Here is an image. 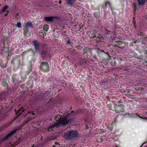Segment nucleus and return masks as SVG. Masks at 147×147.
<instances>
[{"mask_svg": "<svg viewBox=\"0 0 147 147\" xmlns=\"http://www.w3.org/2000/svg\"><path fill=\"white\" fill-rule=\"evenodd\" d=\"M34 144H33L32 146L30 147H34ZM29 147H30L29 146Z\"/></svg>", "mask_w": 147, "mask_h": 147, "instance_id": "nucleus-62", "label": "nucleus"}, {"mask_svg": "<svg viewBox=\"0 0 147 147\" xmlns=\"http://www.w3.org/2000/svg\"><path fill=\"white\" fill-rule=\"evenodd\" d=\"M49 95V92L47 91L43 94H40L36 99V101L38 102V103H39V105L40 104H41V105L42 104H47L51 100V99Z\"/></svg>", "mask_w": 147, "mask_h": 147, "instance_id": "nucleus-2", "label": "nucleus"}, {"mask_svg": "<svg viewBox=\"0 0 147 147\" xmlns=\"http://www.w3.org/2000/svg\"><path fill=\"white\" fill-rule=\"evenodd\" d=\"M8 60L7 59H6L5 60H1L0 61V65L2 69H4L6 67Z\"/></svg>", "mask_w": 147, "mask_h": 147, "instance_id": "nucleus-14", "label": "nucleus"}, {"mask_svg": "<svg viewBox=\"0 0 147 147\" xmlns=\"http://www.w3.org/2000/svg\"><path fill=\"white\" fill-rule=\"evenodd\" d=\"M55 119L58 121L59 126L61 125H64L69 123H72L74 121V118H68L67 117L65 116L62 117L61 115L59 114L55 116Z\"/></svg>", "mask_w": 147, "mask_h": 147, "instance_id": "nucleus-1", "label": "nucleus"}, {"mask_svg": "<svg viewBox=\"0 0 147 147\" xmlns=\"http://www.w3.org/2000/svg\"><path fill=\"white\" fill-rule=\"evenodd\" d=\"M38 74L36 72H34L30 74L28 78V80L26 82L27 85H29L30 88H32L34 85V82L37 80Z\"/></svg>", "mask_w": 147, "mask_h": 147, "instance_id": "nucleus-6", "label": "nucleus"}, {"mask_svg": "<svg viewBox=\"0 0 147 147\" xmlns=\"http://www.w3.org/2000/svg\"><path fill=\"white\" fill-rule=\"evenodd\" d=\"M80 136V134H78V132L76 130H71L65 132L63 137L65 140H71Z\"/></svg>", "mask_w": 147, "mask_h": 147, "instance_id": "nucleus-4", "label": "nucleus"}, {"mask_svg": "<svg viewBox=\"0 0 147 147\" xmlns=\"http://www.w3.org/2000/svg\"><path fill=\"white\" fill-rule=\"evenodd\" d=\"M19 13H16V16H19Z\"/></svg>", "mask_w": 147, "mask_h": 147, "instance_id": "nucleus-55", "label": "nucleus"}, {"mask_svg": "<svg viewBox=\"0 0 147 147\" xmlns=\"http://www.w3.org/2000/svg\"><path fill=\"white\" fill-rule=\"evenodd\" d=\"M21 24L20 22H18L16 24V26L18 28H20L21 27Z\"/></svg>", "mask_w": 147, "mask_h": 147, "instance_id": "nucleus-40", "label": "nucleus"}, {"mask_svg": "<svg viewBox=\"0 0 147 147\" xmlns=\"http://www.w3.org/2000/svg\"><path fill=\"white\" fill-rule=\"evenodd\" d=\"M90 53L91 54L92 53V49L90 48L84 47L83 49V54H84L85 53Z\"/></svg>", "mask_w": 147, "mask_h": 147, "instance_id": "nucleus-20", "label": "nucleus"}, {"mask_svg": "<svg viewBox=\"0 0 147 147\" xmlns=\"http://www.w3.org/2000/svg\"><path fill=\"white\" fill-rule=\"evenodd\" d=\"M59 4H61V1H59Z\"/></svg>", "mask_w": 147, "mask_h": 147, "instance_id": "nucleus-60", "label": "nucleus"}, {"mask_svg": "<svg viewBox=\"0 0 147 147\" xmlns=\"http://www.w3.org/2000/svg\"><path fill=\"white\" fill-rule=\"evenodd\" d=\"M139 5L142 6L144 5L147 2V0H136Z\"/></svg>", "mask_w": 147, "mask_h": 147, "instance_id": "nucleus-23", "label": "nucleus"}, {"mask_svg": "<svg viewBox=\"0 0 147 147\" xmlns=\"http://www.w3.org/2000/svg\"><path fill=\"white\" fill-rule=\"evenodd\" d=\"M97 52L99 54H106V53L104 52V51H102L100 50H98Z\"/></svg>", "mask_w": 147, "mask_h": 147, "instance_id": "nucleus-36", "label": "nucleus"}, {"mask_svg": "<svg viewBox=\"0 0 147 147\" xmlns=\"http://www.w3.org/2000/svg\"><path fill=\"white\" fill-rule=\"evenodd\" d=\"M48 138L50 140H54L55 138H53V137H50Z\"/></svg>", "mask_w": 147, "mask_h": 147, "instance_id": "nucleus-49", "label": "nucleus"}, {"mask_svg": "<svg viewBox=\"0 0 147 147\" xmlns=\"http://www.w3.org/2000/svg\"><path fill=\"white\" fill-rule=\"evenodd\" d=\"M9 6L7 5H5L0 10V14H2L3 13L5 12L4 16H8L9 13V10H7L9 8Z\"/></svg>", "mask_w": 147, "mask_h": 147, "instance_id": "nucleus-13", "label": "nucleus"}, {"mask_svg": "<svg viewBox=\"0 0 147 147\" xmlns=\"http://www.w3.org/2000/svg\"><path fill=\"white\" fill-rule=\"evenodd\" d=\"M96 32L95 30H92L91 31L89 34V37L90 38H95L96 37Z\"/></svg>", "mask_w": 147, "mask_h": 147, "instance_id": "nucleus-24", "label": "nucleus"}, {"mask_svg": "<svg viewBox=\"0 0 147 147\" xmlns=\"http://www.w3.org/2000/svg\"><path fill=\"white\" fill-rule=\"evenodd\" d=\"M1 84L2 86L6 88L7 89L8 87V85L5 78H3L2 79Z\"/></svg>", "mask_w": 147, "mask_h": 147, "instance_id": "nucleus-19", "label": "nucleus"}, {"mask_svg": "<svg viewBox=\"0 0 147 147\" xmlns=\"http://www.w3.org/2000/svg\"><path fill=\"white\" fill-rule=\"evenodd\" d=\"M23 85H20V87L21 88H22L23 87Z\"/></svg>", "mask_w": 147, "mask_h": 147, "instance_id": "nucleus-61", "label": "nucleus"}, {"mask_svg": "<svg viewBox=\"0 0 147 147\" xmlns=\"http://www.w3.org/2000/svg\"><path fill=\"white\" fill-rule=\"evenodd\" d=\"M4 49H5L6 50L2 49L1 51V55L4 57H5L8 60V57L9 53V48L8 47L5 48L4 47Z\"/></svg>", "mask_w": 147, "mask_h": 147, "instance_id": "nucleus-12", "label": "nucleus"}, {"mask_svg": "<svg viewBox=\"0 0 147 147\" xmlns=\"http://www.w3.org/2000/svg\"><path fill=\"white\" fill-rule=\"evenodd\" d=\"M24 30V36H26L28 33V32L29 30L28 28L25 27H24V28L23 29Z\"/></svg>", "mask_w": 147, "mask_h": 147, "instance_id": "nucleus-30", "label": "nucleus"}, {"mask_svg": "<svg viewBox=\"0 0 147 147\" xmlns=\"http://www.w3.org/2000/svg\"><path fill=\"white\" fill-rule=\"evenodd\" d=\"M91 7L94 10H99L100 9V7L98 6L97 7H94L93 5H92L91 6Z\"/></svg>", "mask_w": 147, "mask_h": 147, "instance_id": "nucleus-38", "label": "nucleus"}, {"mask_svg": "<svg viewBox=\"0 0 147 147\" xmlns=\"http://www.w3.org/2000/svg\"><path fill=\"white\" fill-rule=\"evenodd\" d=\"M72 115V114H71V113H69L68 114H67L65 116H67V118H70V117H71V116Z\"/></svg>", "mask_w": 147, "mask_h": 147, "instance_id": "nucleus-41", "label": "nucleus"}, {"mask_svg": "<svg viewBox=\"0 0 147 147\" xmlns=\"http://www.w3.org/2000/svg\"><path fill=\"white\" fill-rule=\"evenodd\" d=\"M76 4H77V5L78 6H80V5H81V4L80 3H76Z\"/></svg>", "mask_w": 147, "mask_h": 147, "instance_id": "nucleus-54", "label": "nucleus"}, {"mask_svg": "<svg viewBox=\"0 0 147 147\" xmlns=\"http://www.w3.org/2000/svg\"><path fill=\"white\" fill-rule=\"evenodd\" d=\"M89 128V127L87 125H86V129H88Z\"/></svg>", "mask_w": 147, "mask_h": 147, "instance_id": "nucleus-53", "label": "nucleus"}, {"mask_svg": "<svg viewBox=\"0 0 147 147\" xmlns=\"http://www.w3.org/2000/svg\"><path fill=\"white\" fill-rule=\"evenodd\" d=\"M107 5H109V6L110 7L111 10L112 11L113 9L112 7L111 6V4L108 1H106L105 3L100 5L99 6L100 7V6H101V8H103L104 10L106 9Z\"/></svg>", "mask_w": 147, "mask_h": 147, "instance_id": "nucleus-16", "label": "nucleus"}, {"mask_svg": "<svg viewBox=\"0 0 147 147\" xmlns=\"http://www.w3.org/2000/svg\"><path fill=\"white\" fill-rule=\"evenodd\" d=\"M19 131V130L17 129L11 130L10 132L5 137L1 139V143L5 142L7 140L10 139L12 138L13 135L16 133L17 131Z\"/></svg>", "mask_w": 147, "mask_h": 147, "instance_id": "nucleus-8", "label": "nucleus"}, {"mask_svg": "<svg viewBox=\"0 0 147 147\" xmlns=\"http://www.w3.org/2000/svg\"><path fill=\"white\" fill-rule=\"evenodd\" d=\"M122 105V104L119 105L118 103L113 104L115 111L116 113H119L124 111V109Z\"/></svg>", "mask_w": 147, "mask_h": 147, "instance_id": "nucleus-10", "label": "nucleus"}, {"mask_svg": "<svg viewBox=\"0 0 147 147\" xmlns=\"http://www.w3.org/2000/svg\"><path fill=\"white\" fill-rule=\"evenodd\" d=\"M74 112V110H72L71 111V114H72Z\"/></svg>", "mask_w": 147, "mask_h": 147, "instance_id": "nucleus-59", "label": "nucleus"}, {"mask_svg": "<svg viewBox=\"0 0 147 147\" xmlns=\"http://www.w3.org/2000/svg\"><path fill=\"white\" fill-rule=\"evenodd\" d=\"M7 71L8 72H9L10 71V69L9 68H8L7 70Z\"/></svg>", "mask_w": 147, "mask_h": 147, "instance_id": "nucleus-52", "label": "nucleus"}, {"mask_svg": "<svg viewBox=\"0 0 147 147\" xmlns=\"http://www.w3.org/2000/svg\"><path fill=\"white\" fill-rule=\"evenodd\" d=\"M133 6L134 8V12H136V11L137 9L136 5V4L134 3Z\"/></svg>", "mask_w": 147, "mask_h": 147, "instance_id": "nucleus-42", "label": "nucleus"}, {"mask_svg": "<svg viewBox=\"0 0 147 147\" xmlns=\"http://www.w3.org/2000/svg\"><path fill=\"white\" fill-rule=\"evenodd\" d=\"M44 32H45L43 30H40L39 31L40 33H42V34Z\"/></svg>", "mask_w": 147, "mask_h": 147, "instance_id": "nucleus-50", "label": "nucleus"}, {"mask_svg": "<svg viewBox=\"0 0 147 147\" xmlns=\"http://www.w3.org/2000/svg\"><path fill=\"white\" fill-rule=\"evenodd\" d=\"M31 52L32 53V55L33 56H35L36 55V53L35 51L32 48L28 49L26 51H25L23 52L22 55L23 56H25L29 52Z\"/></svg>", "mask_w": 147, "mask_h": 147, "instance_id": "nucleus-15", "label": "nucleus"}, {"mask_svg": "<svg viewBox=\"0 0 147 147\" xmlns=\"http://www.w3.org/2000/svg\"><path fill=\"white\" fill-rule=\"evenodd\" d=\"M47 129H48V130L49 131H52L53 130V129H52L50 126H49V127H48Z\"/></svg>", "mask_w": 147, "mask_h": 147, "instance_id": "nucleus-44", "label": "nucleus"}, {"mask_svg": "<svg viewBox=\"0 0 147 147\" xmlns=\"http://www.w3.org/2000/svg\"><path fill=\"white\" fill-rule=\"evenodd\" d=\"M122 43L123 42H119L118 44H117V46L119 48H121V47L120 45H122Z\"/></svg>", "mask_w": 147, "mask_h": 147, "instance_id": "nucleus-43", "label": "nucleus"}, {"mask_svg": "<svg viewBox=\"0 0 147 147\" xmlns=\"http://www.w3.org/2000/svg\"><path fill=\"white\" fill-rule=\"evenodd\" d=\"M34 113L35 111H29L28 112L27 114L26 115V116L28 117L26 119L27 123L30 121L31 120L35 118Z\"/></svg>", "mask_w": 147, "mask_h": 147, "instance_id": "nucleus-11", "label": "nucleus"}, {"mask_svg": "<svg viewBox=\"0 0 147 147\" xmlns=\"http://www.w3.org/2000/svg\"><path fill=\"white\" fill-rule=\"evenodd\" d=\"M46 34H47V33L46 32H44L43 33V36H46Z\"/></svg>", "mask_w": 147, "mask_h": 147, "instance_id": "nucleus-51", "label": "nucleus"}, {"mask_svg": "<svg viewBox=\"0 0 147 147\" xmlns=\"http://www.w3.org/2000/svg\"><path fill=\"white\" fill-rule=\"evenodd\" d=\"M40 69L41 71L45 73L48 72L50 71L49 64L46 62H42L41 63Z\"/></svg>", "mask_w": 147, "mask_h": 147, "instance_id": "nucleus-9", "label": "nucleus"}, {"mask_svg": "<svg viewBox=\"0 0 147 147\" xmlns=\"http://www.w3.org/2000/svg\"><path fill=\"white\" fill-rule=\"evenodd\" d=\"M20 55H17L13 58L11 63L13 65L14 71H16L20 68Z\"/></svg>", "mask_w": 147, "mask_h": 147, "instance_id": "nucleus-5", "label": "nucleus"}, {"mask_svg": "<svg viewBox=\"0 0 147 147\" xmlns=\"http://www.w3.org/2000/svg\"><path fill=\"white\" fill-rule=\"evenodd\" d=\"M75 47L77 49L80 50H81L83 48L82 46L79 45H76L75 46Z\"/></svg>", "mask_w": 147, "mask_h": 147, "instance_id": "nucleus-37", "label": "nucleus"}, {"mask_svg": "<svg viewBox=\"0 0 147 147\" xmlns=\"http://www.w3.org/2000/svg\"><path fill=\"white\" fill-rule=\"evenodd\" d=\"M109 109L111 110H112L113 109L112 108H111V105H109Z\"/></svg>", "mask_w": 147, "mask_h": 147, "instance_id": "nucleus-57", "label": "nucleus"}, {"mask_svg": "<svg viewBox=\"0 0 147 147\" xmlns=\"http://www.w3.org/2000/svg\"><path fill=\"white\" fill-rule=\"evenodd\" d=\"M43 28L45 31L47 32L49 29V26L47 24H45L44 25Z\"/></svg>", "mask_w": 147, "mask_h": 147, "instance_id": "nucleus-33", "label": "nucleus"}, {"mask_svg": "<svg viewBox=\"0 0 147 147\" xmlns=\"http://www.w3.org/2000/svg\"><path fill=\"white\" fill-rule=\"evenodd\" d=\"M125 101V100L123 99H121L119 100L118 102H116V103H118L119 104V103H121L124 102Z\"/></svg>", "mask_w": 147, "mask_h": 147, "instance_id": "nucleus-39", "label": "nucleus"}, {"mask_svg": "<svg viewBox=\"0 0 147 147\" xmlns=\"http://www.w3.org/2000/svg\"><path fill=\"white\" fill-rule=\"evenodd\" d=\"M110 98L108 96H106V98H105V100L106 101V102L107 103L110 100Z\"/></svg>", "mask_w": 147, "mask_h": 147, "instance_id": "nucleus-35", "label": "nucleus"}, {"mask_svg": "<svg viewBox=\"0 0 147 147\" xmlns=\"http://www.w3.org/2000/svg\"><path fill=\"white\" fill-rule=\"evenodd\" d=\"M56 18L55 16L45 17L44 19L45 21L51 22L53 21V19Z\"/></svg>", "mask_w": 147, "mask_h": 147, "instance_id": "nucleus-17", "label": "nucleus"}, {"mask_svg": "<svg viewBox=\"0 0 147 147\" xmlns=\"http://www.w3.org/2000/svg\"><path fill=\"white\" fill-rule=\"evenodd\" d=\"M79 28H80V29H81L82 28V26L80 24L79 25Z\"/></svg>", "mask_w": 147, "mask_h": 147, "instance_id": "nucleus-56", "label": "nucleus"}, {"mask_svg": "<svg viewBox=\"0 0 147 147\" xmlns=\"http://www.w3.org/2000/svg\"><path fill=\"white\" fill-rule=\"evenodd\" d=\"M66 44L70 45L71 46H74V44L72 42H71L70 39L68 38L67 39H65Z\"/></svg>", "mask_w": 147, "mask_h": 147, "instance_id": "nucleus-25", "label": "nucleus"}, {"mask_svg": "<svg viewBox=\"0 0 147 147\" xmlns=\"http://www.w3.org/2000/svg\"><path fill=\"white\" fill-rule=\"evenodd\" d=\"M97 141L98 142H101L103 141V139L100 137H98L96 138Z\"/></svg>", "mask_w": 147, "mask_h": 147, "instance_id": "nucleus-34", "label": "nucleus"}, {"mask_svg": "<svg viewBox=\"0 0 147 147\" xmlns=\"http://www.w3.org/2000/svg\"><path fill=\"white\" fill-rule=\"evenodd\" d=\"M145 115H147V112H146L145 113Z\"/></svg>", "mask_w": 147, "mask_h": 147, "instance_id": "nucleus-64", "label": "nucleus"}, {"mask_svg": "<svg viewBox=\"0 0 147 147\" xmlns=\"http://www.w3.org/2000/svg\"><path fill=\"white\" fill-rule=\"evenodd\" d=\"M19 78V75L17 74H13L12 76V80L13 82L14 81L18 82Z\"/></svg>", "mask_w": 147, "mask_h": 147, "instance_id": "nucleus-22", "label": "nucleus"}, {"mask_svg": "<svg viewBox=\"0 0 147 147\" xmlns=\"http://www.w3.org/2000/svg\"><path fill=\"white\" fill-rule=\"evenodd\" d=\"M129 116L131 118H136L137 117H139L140 119H147V118L145 117V118H143L139 116V114L138 113H136L135 114H129Z\"/></svg>", "mask_w": 147, "mask_h": 147, "instance_id": "nucleus-21", "label": "nucleus"}, {"mask_svg": "<svg viewBox=\"0 0 147 147\" xmlns=\"http://www.w3.org/2000/svg\"><path fill=\"white\" fill-rule=\"evenodd\" d=\"M25 109H24L23 107H21V108H19L18 110H16L15 109V114L16 115H18V116L20 115L22 112H24L25 111Z\"/></svg>", "mask_w": 147, "mask_h": 147, "instance_id": "nucleus-18", "label": "nucleus"}, {"mask_svg": "<svg viewBox=\"0 0 147 147\" xmlns=\"http://www.w3.org/2000/svg\"><path fill=\"white\" fill-rule=\"evenodd\" d=\"M32 43L34 47V49L36 53L40 52L43 58H45L47 56V54L46 52V49H44L43 47V49L40 52L39 42L36 40L32 41Z\"/></svg>", "mask_w": 147, "mask_h": 147, "instance_id": "nucleus-3", "label": "nucleus"}, {"mask_svg": "<svg viewBox=\"0 0 147 147\" xmlns=\"http://www.w3.org/2000/svg\"><path fill=\"white\" fill-rule=\"evenodd\" d=\"M45 47V48L46 49V48L47 47V45L46 44H43V46H42V47Z\"/></svg>", "mask_w": 147, "mask_h": 147, "instance_id": "nucleus-48", "label": "nucleus"}, {"mask_svg": "<svg viewBox=\"0 0 147 147\" xmlns=\"http://www.w3.org/2000/svg\"><path fill=\"white\" fill-rule=\"evenodd\" d=\"M139 34L141 36L140 38L142 39H143L147 38L146 36L142 32H140L139 33Z\"/></svg>", "mask_w": 147, "mask_h": 147, "instance_id": "nucleus-31", "label": "nucleus"}, {"mask_svg": "<svg viewBox=\"0 0 147 147\" xmlns=\"http://www.w3.org/2000/svg\"><path fill=\"white\" fill-rule=\"evenodd\" d=\"M95 39L97 41L101 42H103L104 40L103 37L101 36L96 37Z\"/></svg>", "mask_w": 147, "mask_h": 147, "instance_id": "nucleus-29", "label": "nucleus"}, {"mask_svg": "<svg viewBox=\"0 0 147 147\" xmlns=\"http://www.w3.org/2000/svg\"><path fill=\"white\" fill-rule=\"evenodd\" d=\"M32 65L31 62L30 65L28 67L27 70L25 72H21L20 75L21 78L20 81L21 82L25 81L26 80L27 76L29 75L32 71Z\"/></svg>", "mask_w": 147, "mask_h": 147, "instance_id": "nucleus-7", "label": "nucleus"}, {"mask_svg": "<svg viewBox=\"0 0 147 147\" xmlns=\"http://www.w3.org/2000/svg\"><path fill=\"white\" fill-rule=\"evenodd\" d=\"M135 89L136 90H140V91H142L143 90V89L142 88H135Z\"/></svg>", "mask_w": 147, "mask_h": 147, "instance_id": "nucleus-45", "label": "nucleus"}, {"mask_svg": "<svg viewBox=\"0 0 147 147\" xmlns=\"http://www.w3.org/2000/svg\"><path fill=\"white\" fill-rule=\"evenodd\" d=\"M108 128L111 131L113 130V127L112 125H111L110 126L108 127Z\"/></svg>", "mask_w": 147, "mask_h": 147, "instance_id": "nucleus-46", "label": "nucleus"}, {"mask_svg": "<svg viewBox=\"0 0 147 147\" xmlns=\"http://www.w3.org/2000/svg\"><path fill=\"white\" fill-rule=\"evenodd\" d=\"M33 26V24L32 22H27L25 27L27 28H30L31 27H32Z\"/></svg>", "mask_w": 147, "mask_h": 147, "instance_id": "nucleus-28", "label": "nucleus"}, {"mask_svg": "<svg viewBox=\"0 0 147 147\" xmlns=\"http://www.w3.org/2000/svg\"><path fill=\"white\" fill-rule=\"evenodd\" d=\"M100 11H99L98 12H94L93 13V16L96 18H99L100 17Z\"/></svg>", "mask_w": 147, "mask_h": 147, "instance_id": "nucleus-27", "label": "nucleus"}, {"mask_svg": "<svg viewBox=\"0 0 147 147\" xmlns=\"http://www.w3.org/2000/svg\"><path fill=\"white\" fill-rule=\"evenodd\" d=\"M140 42L139 40H134V42H132V43H139Z\"/></svg>", "mask_w": 147, "mask_h": 147, "instance_id": "nucleus-47", "label": "nucleus"}, {"mask_svg": "<svg viewBox=\"0 0 147 147\" xmlns=\"http://www.w3.org/2000/svg\"><path fill=\"white\" fill-rule=\"evenodd\" d=\"M3 107H2L1 106V107H0V109H3Z\"/></svg>", "mask_w": 147, "mask_h": 147, "instance_id": "nucleus-63", "label": "nucleus"}, {"mask_svg": "<svg viewBox=\"0 0 147 147\" xmlns=\"http://www.w3.org/2000/svg\"><path fill=\"white\" fill-rule=\"evenodd\" d=\"M136 21H135V22H134V25L135 26V28H136V26H135V24H136Z\"/></svg>", "mask_w": 147, "mask_h": 147, "instance_id": "nucleus-58", "label": "nucleus"}, {"mask_svg": "<svg viewBox=\"0 0 147 147\" xmlns=\"http://www.w3.org/2000/svg\"><path fill=\"white\" fill-rule=\"evenodd\" d=\"M76 2V0H67V4L71 6Z\"/></svg>", "mask_w": 147, "mask_h": 147, "instance_id": "nucleus-26", "label": "nucleus"}, {"mask_svg": "<svg viewBox=\"0 0 147 147\" xmlns=\"http://www.w3.org/2000/svg\"><path fill=\"white\" fill-rule=\"evenodd\" d=\"M50 127L54 129V127H58L59 126V123L58 121L56 123H54L52 125H50Z\"/></svg>", "mask_w": 147, "mask_h": 147, "instance_id": "nucleus-32", "label": "nucleus"}]
</instances>
